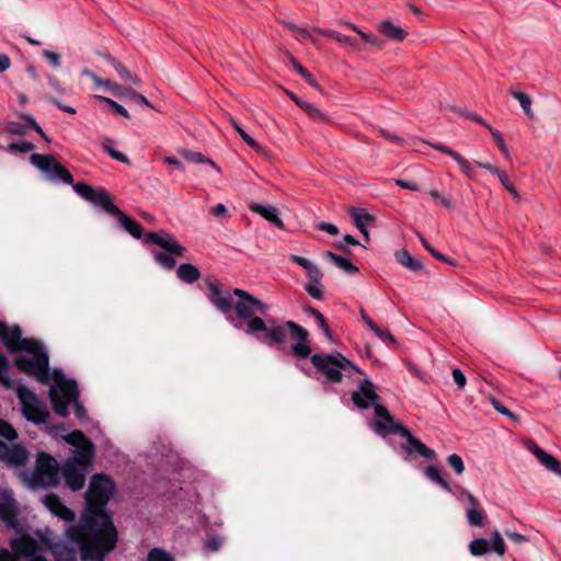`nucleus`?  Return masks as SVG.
Segmentation results:
<instances>
[{
	"instance_id": "obj_2",
	"label": "nucleus",
	"mask_w": 561,
	"mask_h": 561,
	"mask_svg": "<svg viewBox=\"0 0 561 561\" xmlns=\"http://www.w3.org/2000/svg\"><path fill=\"white\" fill-rule=\"evenodd\" d=\"M0 340L10 352H24L15 358V365L21 371L34 376L43 385L49 382L48 355L37 341L22 337L19 325L9 327L2 321Z\"/></svg>"
},
{
	"instance_id": "obj_16",
	"label": "nucleus",
	"mask_w": 561,
	"mask_h": 561,
	"mask_svg": "<svg viewBox=\"0 0 561 561\" xmlns=\"http://www.w3.org/2000/svg\"><path fill=\"white\" fill-rule=\"evenodd\" d=\"M397 433L407 438L404 449L409 453H415L425 459H433L435 451L424 445L420 439L412 436L411 432L404 426H397Z\"/></svg>"
},
{
	"instance_id": "obj_5",
	"label": "nucleus",
	"mask_w": 561,
	"mask_h": 561,
	"mask_svg": "<svg viewBox=\"0 0 561 561\" xmlns=\"http://www.w3.org/2000/svg\"><path fill=\"white\" fill-rule=\"evenodd\" d=\"M73 447L72 456L62 466L61 472L66 485L72 491H79L85 483V474L92 467L95 448L93 443L82 432L73 431L61 435Z\"/></svg>"
},
{
	"instance_id": "obj_62",
	"label": "nucleus",
	"mask_w": 561,
	"mask_h": 561,
	"mask_svg": "<svg viewBox=\"0 0 561 561\" xmlns=\"http://www.w3.org/2000/svg\"><path fill=\"white\" fill-rule=\"evenodd\" d=\"M317 228L321 231H325L329 234L336 236L339 234V229L335 225L330 222H320Z\"/></svg>"
},
{
	"instance_id": "obj_51",
	"label": "nucleus",
	"mask_w": 561,
	"mask_h": 561,
	"mask_svg": "<svg viewBox=\"0 0 561 561\" xmlns=\"http://www.w3.org/2000/svg\"><path fill=\"white\" fill-rule=\"evenodd\" d=\"M488 129L490 130L493 139L497 144L500 150L505 154L506 158H508L510 157L508 148L504 141L502 134L497 129L493 128L491 125L488 126Z\"/></svg>"
},
{
	"instance_id": "obj_34",
	"label": "nucleus",
	"mask_w": 561,
	"mask_h": 561,
	"mask_svg": "<svg viewBox=\"0 0 561 561\" xmlns=\"http://www.w3.org/2000/svg\"><path fill=\"white\" fill-rule=\"evenodd\" d=\"M510 94L519 102L524 113L526 114L527 117L529 118H534L535 115H534V112L531 110V99L528 94L526 93H523V92H519V91H515V90H511L510 91Z\"/></svg>"
},
{
	"instance_id": "obj_19",
	"label": "nucleus",
	"mask_w": 561,
	"mask_h": 561,
	"mask_svg": "<svg viewBox=\"0 0 561 561\" xmlns=\"http://www.w3.org/2000/svg\"><path fill=\"white\" fill-rule=\"evenodd\" d=\"M209 288V301L221 312L228 313L232 310V301L230 295L224 294L216 283L207 282Z\"/></svg>"
},
{
	"instance_id": "obj_48",
	"label": "nucleus",
	"mask_w": 561,
	"mask_h": 561,
	"mask_svg": "<svg viewBox=\"0 0 561 561\" xmlns=\"http://www.w3.org/2000/svg\"><path fill=\"white\" fill-rule=\"evenodd\" d=\"M34 149V145L30 141L22 140L18 142H11L8 146V150L11 153H18V152H30Z\"/></svg>"
},
{
	"instance_id": "obj_24",
	"label": "nucleus",
	"mask_w": 561,
	"mask_h": 561,
	"mask_svg": "<svg viewBox=\"0 0 561 561\" xmlns=\"http://www.w3.org/2000/svg\"><path fill=\"white\" fill-rule=\"evenodd\" d=\"M290 260L294 263L301 266L302 268H305L307 276L309 278L308 283H320L321 282L323 274L316 263H313L312 261H310L306 257H302V256H299L296 254H291Z\"/></svg>"
},
{
	"instance_id": "obj_58",
	"label": "nucleus",
	"mask_w": 561,
	"mask_h": 561,
	"mask_svg": "<svg viewBox=\"0 0 561 561\" xmlns=\"http://www.w3.org/2000/svg\"><path fill=\"white\" fill-rule=\"evenodd\" d=\"M382 342H389V343H396V339L393 335L387 331L380 329L378 325H376V329L371 330Z\"/></svg>"
},
{
	"instance_id": "obj_35",
	"label": "nucleus",
	"mask_w": 561,
	"mask_h": 561,
	"mask_svg": "<svg viewBox=\"0 0 561 561\" xmlns=\"http://www.w3.org/2000/svg\"><path fill=\"white\" fill-rule=\"evenodd\" d=\"M426 477L439 484L444 490L450 492L451 488L448 482L440 476V470L436 466H428L425 471Z\"/></svg>"
},
{
	"instance_id": "obj_54",
	"label": "nucleus",
	"mask_w": 561,
	"mask_h": 561,
	"mask_svg": "<svg viewBox=\"0 0 561 561\" xmlns=\"http://www.w3.org/2000/svg\"><path fill=\"white\" fill-rule=\"evenodd\" d=\"M0 382H2L5 387H11V380L8 377V360L0 353Z\"/></svg>"
},
{
	"instance_id": "obj_28",
	"label": "nucleus",
	"mask_w": 561,
	"mask_h": 561,
	"mask_svg": "<svg viewBox=\"0 0 561 561\" xmlns=\"http://www.w3.org/2000/svg\"><path fill=\"white\" fill-rule=\"evenodd\" d=\"M180 153L183 157V159H185L187 162L195 164L206 163L209 164L213 169H215L218 173H220L221 171L220 168L213 160H210L201 152L184 149Z\"/></svg>"
},
{
	"instance_id": "obj_32",
	"label": "nucleus",
	"mask_w": 561,
	"mask_h": 561,
	"mask_svg": "<svg viewBox=\"0 0 561 561\" xmlns=\"http://www.w3.org/2000/svg\"><path fill=\"white\" fill-rule=\"evenodd\" d=\"M290 99L304 111H306L312 118L327 119V116L312 103L299 99L294 93H288Z\"/></svg>"
},
{
	"instance_id": "obj_37",
	"label": "nucleus",
	"mask_w": 561,
	"mask_h": 561,
	"mask_svg": "<svg viewBox=\"0 0 561 561\" xmlns=\"http://www.w3.org/2000/svg\"><path fill=\"white\" fill-rule=\"evenodd\" d=\"M230 122L236 131L249 147L257 152L262 151V147L237 123L236 119L230 118Z\"/></svg>"
},
{
	"instance_id": "obj_46",
	"label": "nucleus",
	"mask_w": 561,
	"mask_h": 561,
	"mask_svg": "<svg viewBox=\"0 0 561 561\" xmlns=\"http://www.w3.org/2000/svg\"><path fill=\"white\" fill-rule=\"evenodd\" d=\"M347 25L354 31L356 32L360 38L368 43V44H371L378 48H382V42L380 39H378L377 37L370 35V34H367L365 32H363L362 30H359L355 24L353 23H347Z\"/></svg>"
},
{
	"instance_id": "obj_15",
	"label": "nucleus",
	"mask_w": 561,
	"mask_h": 561,
	"mask_svg": "<svg viewBox=\"0 0 561 561\" xmlns=\"http://www.w3.org/2000/svg\"><path fill=\"white\" fill-rule=\"evenodd\" d=\"M375 414L377 416V420L374 421L373 427L375 432L379 435H387L389 432H396L397 433V426H401L400 424L394 423L393 419L391 417L389 411L381 405L378 401L374 404Z\"/></svg>"
},
{
	"instance_id": "obj_22",
	"label": "nucleus",
	"mask_w": 561,
	"mask_h": 561,
	"mask_svg": "<svg viewBox=\"0 0 561 561\" xmlns=\"http://www.w3.org/2000/svg\"><path fill=\"white\" fill-rule=\"evenodd\" d=\"M69 529L67 530V533ZM68 539L70 540L71 545H77L79 549H81L80 545L78 542H75L70 539L69 535L67 534ZM51 553L55 557L56 561H76L77 560V550L73 546H69L65 542H56L51 546ZM82 553V550H80Z\"/></svg>"
},
{
	"instance_id": "obj_14",
	"label": "nucleus",
	"mask_w": 561,
	"mask_h": 561,
	"mask_svg": "<svg viewBox=\"0 0 561 561\" xmlns=\"http://www.w3.org/2000/svg\"><path fill=\"white\" fill-rule=\"evenodd\" d=\"M379 400L375 385L369 379H364L358 390L352 393V401L359 409H367Z\"/></svg>"
},
{
	"instance_id": "obj_29",
	"label": "nucleus",
	"mask_w": 561,
	"mask_h": 561,
	"mask_svg": "<svg viewBox=\"0 0 561 561\" xmlns=\"http://www.w3.org/2000/svg\"><path fill=\"white\" fill-rule=\"evenodd\" d=\"M178 277L187 284H192L201 277L198 268L190 263L181 264L176 268Z\"/></svg>"
},
{
	"instance_id": "obj_60",
	"label": "nucleus",
	"mask_w": 561,
	"mask_h": 561,
	"mask_svg": "<svg viewBox=\"0 0 561 561\" xmlns=\"http://www.w3.org/2000/svg\"><path fill=\"white\" fill-rule=\"evenodd\" d=\"M451 375H453L454 381L458 386V388L463 389L467 383V378L462 374V371L458 368H454Z\"/></svg>"
},
{
	"instance_id": "obj_40",
	"label": "nucleus",
	"mask_w": 561,
	"mask_h": 561,
	"mask_svg": "<svg viewBox=\"0 0 561 561\" xmlns=\"http://www.w3.org/2000/svg\"><path fill=\"white\" fill-rule=\"evenodd\" d=\"M147 561H175V559L162 548H152L148 552Z\"/></svg>"
},
{
	"instance_id": "obj_33",
	"label": "nucleus",
	"mask_w": 561,
	"mask_h": 561,
	"mask_svg": "<svg viewBox=\"0 0 561 561\" xmlns=\"http://www.w3.org/2000/svg\"><path fill=\"white\" fill-rule=\"evenodd\" d=\"M350 214L354 220L355 226L357 229H362L363 227H366L368 224L374 221V216L368 214L366 209L364 208H351Z\"/></svg>"
},
{
	"instance_id": "obj_26",
	"label": "nucleus",
	"mask_w": 561,
	"mask_h": 561,
	"mask_svg": "<svg viewBox=\"0 0 561 561\" xmlns=\"http://www.w3.org/2000/svg\"><path fill=\"white\" fill-rule=\"evenodd\" d=\"M378 30L386 37L397 42H402L408 34L401 26L393 24L390 20L381 21Z\"/></svg>"
},
{
	"instance_id": "obj_47",
	"label": "nucleus",
	"mask_w": 561,
	"mask_h": 561,
	"mask_svg": "<svg viewBox=\"0 0 561 561\" xmlns=\"http://www.w3.org/2000/svg\"><path fill=\"white\" fill-rule=\"evenodd\" d=\"M0 437L8 440H14L18 437V433L14 427L8 422L0 419Z\"/></svg>"
},
{
	"instance_id": "obj_11",
	"label": "nucleus",
	"mask_w": 561,
	"mask_h": 561,
	"mask_svg": "<svg viewBox=\"0 0 561 561\" xmlns=\"http://www.w3.org/2000/svg\"><path fill=\"white\" fill-rule=\"evenodd\" d=\"M11 553L8 549H0V561H21V558H27V561H46L45 558L35 556L38 550V542L30 536H20L11 540Z\"/></svg>"
},
{
	"instance_id": "obj_59",
	"label": "nucleus",
	"mask_w": 561,
	"mask_h": 561,
	"mask_svg": "<svg viewBox=\"0 0 561 561\" xmlns=\"http://www.w3.org/2000/svg\"><path fill=\"white\" fill-rule=\"evenodd\" d=\"M23 118L30 123V125L34 128V130L46 141H50L47 135L44 133L42 127L37 124L35 118L31 115H23Z\"/></svg>"
},
{
	"instance_id": "obj_39",
	"label": "nucleus",
	"mask_w": 561,
	"mask_h": 561,
	"mask_svg": "<svg viewBox=\"0 0 561 561\" xmlns=\"http://www.w3.org/2000/svg\"><path fill=\"white\" fill-rule=\"evenodd\" d=\"M289 59L297 72L302 76L310 85L321 91V87L312 77V75L306 68H304L293 56H290Z\"/></svg>"
},
{
	"instance_id": "obj_44",
	"label": "nucleus",
	"mask_w": 561,
	"mask_h": 561,
	"mask_svg": "<svg viewBox=\"0 0 561 561\" xmlns=\"http://www.w3.org/2000/svg\"><path fill=\"white\" fill-rule=\"evenodd\" d=\"M286 327L289 329L290 334L293 337H295L297 341L307 340L308 337V331L297 324L294 321H287Z\"/></svg>"
},
{
	"instance_id": "obj_55",
	"label": "nucleus",
	"mask_w": 561,
	"mask_h": 561,
	"mask_svg": "<svg viewBox=\"0 0 561 561\" xmlns=\"http://www.w3.org/2000/svg\"><path fill=\"white\" fill-rule=\"evenodd\" d=\"M419 236V239L422 243V245L434 256L436 257L437 260L439 261H444V262H449L447 260V257L445 255H443L442 253L437 252L434 248L431 247V244L426 241V239L424 238L423 234L421 233H417Z\"/></svg>"
},
{
	"instance_id": "obj_45",
	"label": "nucleus",
	"mask_w": 561,
	"mask_h": 561,
	"mask_svg": "<svg viewBox=\"0 0 561 561\" xmlns=\"http://www.w3.org/2000/svg\"><path fill=\"white\" fill-rule=\"evenodd\" d=\"M490 403L492 407L501 414L510 417L514 422H518L519 419L517 415H515L513 412H511L507 408H505L500 400H497L495 397L491 396L489 398Z\"/></svg>"
},
{
	"instance_id": "obj_8",
	"label": "nucleus",
	"mask_w": 561,
	"mask_h": 561,
	"mask_svg": "<svg viewBox=\"0 0 561 561\" xmlns=\"http://www.w3.org/2000/svg\"><path fill=\"white\" fill-rule=\"evenodd\" d=\"M311 363L325 376L327 381L332 383H339L342 380V371L355 370L362 374L352 362L340 353L330 355L313 354Z\"/></svg>"
},
{
	"instance_id": "obj_10",
	"label": "nucleus",
	"mask_w": 561,
	"mask_h": 561,
	"mask_svg": "<svg viewBox=\"0 0 561 561\" xmlns=\"http://www.w3.org/2000/svg\"><path fill=\"white\" fill-rule=\"evenodd\" d=\"M16 394L21 403L23 415L35 424H45L49 412L45 403L27 387L19 386Z\"/></svg>"
},
{
	"instance_id": "obj_61",
	"label": "nucleus",
	"mask_w": 561,
	"mask_h": 561,
	"mask_svg": "<svg viewBox=\"0 0 561 561\" xmlns=\"http://www.w3.org/2000/svg\"><path fill=\"white\" fill-rule=\"evenodd\" d=\"M43 55L50 62V65L54 68H56V69L59 68V66H60V55L59 54L51 51V50H44Z\"/></svg>"
},
{
	"instance_id": "obj_43",
	"label": "nucleus",
	"mask_w": 561,
	"mask_h": 561,
	"mask_svg": "<svg viewBox=\"0 0 561 561\" xmlns=\"http://www.w3.org/2000/svg\"><path fill=\"white\" fill-rule=\"evenodd\" d=\"M291 350H293L294 355L299 358H306L311 354V348L308 345L307 340L297 341L293 345Z\"/></svg>"
},
{
	"instance_id": "obj_4",
	"label": "nucleus",
	"mask_w": 561,
	"mask_h": 561,
	"mask_svg": "<svg viewBox=\"0 0 561 561\" xmlns=\"http://www.w3.org/2000/svg\"><path fill=\"white\" fill-rule=\"evenodd\" d=\"M31 163L47 175L50 181H62L72 185L75 192L82 198L102 207L105 211L116 209L110 195L103 188L95 190L84 182L73 183L71 173L53 156L32 153Z\"/></svg>"
},
{
	"instance_id": "obj_7",
	"label": "nucleus",
	"mask_w": 561,
	"mask_h": 561,
	"mask_svg": "<svg viewBox=\"0 0 561 561\" xmlns=\"http://www.w3.org/2000/svg\"><path fill=\"white\" fill-rule=\"evenodd\" d=\"M144 241L156 244L167 252L151 251L154 260L167 270H172L175 266V257H184L186 253V249L167 231L148 232L145 234Z\"/></svg>"
},
{
	"instance_id": "obj_20",
	"label": "nucleus",
	"mask_w": 561,
	"mask_h": 561,
	"mask_svg": "<svg viewBox=\"0 0 561 561\" xmlns=\"http://www.w3.org/2000/svg\"><path fill=\"white\" fill-rule=\"evenodd\" d=\"M529 451H531L536 458L540 461V463L546 467L548 470L561 476V463L560 461L552 455L546 453L535 443L529 442L526 444Z\"/></svg>"
},
{
	"instance_id": "obj_13",
	"label": "nucleus",
	"mask_w": 561,
	"mask_h": 561,
	"mask_svg": "<svg viewBox=\"0 0 561 561\" xmlns=\"http://www.w3.org/2000/svg\"><path fill=\"white\" fill-rule=\"evenodd\" d=\"M19 507L13 493L11 491H3L0 493V518L10 528H15L18 520L16 516Z\"/></svg>"
},
{
	"instance_id": "obj_6",
	"label": "nucleus",
	"mask_w": 561,
	"mask_h": 561,
	"mask_svg": "<svg viewBox=\"0 0 561 561\" xmlns=\"http://www.w3.org/2000/svg\"><path fill=\"white\" fill-rule=\"evenodd\" d=\"M56 386L49 390L50 401L54 411L60 416L68 414V405L75 404V412L77 417L84 419L85 410L78 401V388L73 380H66L61 376H55Z\"/></svg>"
},
{
	"instance_id": "obj_1",
	"label": "nucleus",
	"mask_w": 561,
	"mask_h": 561,
	"mask_svg": "<svg viewBox=\"0 0 561 561\" xmlns=\"http://www.w3.org/2000/svg\"><path fill=\"white\" fill-rule=\"evenodd\" d=\"M114 491V482L107 476H92L85 494L87 512L68 531L70 539L81 547L82 561H104L116 546V528L104 511Z\"/></svg>"
},
{
	"instance_id": "obj_18",
	"label": "nucleus",
	"mask_w": 561,
	"mask_h": 561,
	"mask_svg": "<svg viewBox=\"0 0 561 561\" xmlns=\"http://www.w3.org/2000/svg\"><path fill=\"white\" fill-rule=\"evenodd\" d=\"M430 146L432 148L451 157L458 163L462 173L466 176H468L470 180L477 179V172L473 170L472 164L466 158H463L461 154H459L458 152L454 151L449 147H447L443 144H439V142H431Z\"/></svg>"
},
{
	"instance_id": "obj_42",
	"label": "nucleus",
	"mask_w": 561,
	"mask_h": 561,
	"mask_svg": "<svg viewBox=\"0 0 561 561\" xmlns=\"http://www.w3.org/2000/svg\"><path fill=\"white\" fill-rule=\"evenodd\" d=\"M113 140L111 138H104L103 141L101 142V147L110 154L111 158L119 161V162H123V163H128L129 162V159L126 154L115 150V149H108V144H112Z\"/></svg>"
},
{
	"instance_id": "obj_25",
	"label": "nucleus",
	"mask_w": 561,
	"mask_h": 561,
	"mask_svg": "<svg viewBox=\"0 0 561 561\" xmlns=\"http://www.w3.org/2000/svg\"><path fill=\"white\" fill-rule=\"evenodd\" d=\"M250 209L259 215H261L266 220L271 221L278 228H283L284 224L279 218V213L276 207L271 204H260L253 203L250 205Z\"/></svg>"
},
{
	"instance_id": "obj_23",
	"label": "nucleus",
	"mask_w": 561,
	"mask_h": 561,
	"mask_svg": "<svg viewBox=\"0 0 561 561\" xmlns=\"http://www.w3.org/2000/svg\"><path fill=\"white\" fill-rule=\"evenodd\" d=\"M106 213L115 216L119 224L124 227V229L129 232L134 238L140 239L142 236V228L135 219L126 216L119 208L116 206V209L107 210Z\"/></svg>"
},
{
	"instance_id": "obj_53",
	"label": "nucleus",
	"mask_w": 561,
	"mask_h": 561,
	"mask_svg": "<svg viewBox=\"0 0 561 561\" xmlns=\"http://www.w3.org/2000/svg\"><path fill=\"white\" fill-rule=\"evenodd\" d=\"M305 290L314 299L321 300L323 298V289L320 283H307L304 286Z\"/></svg>"
},
{
	"instance_id": "obj_17",
	"label": "nucleus",
	"mask_w": 561,
	"mask_h": 561,
	"mask_svg": "<svg viewBox=\"0 0 561 561\" xmlns=\"http://www.w3.org/2000/svg\"><path fill=\"white\" fill-rule=\"evenodd\" d=\"M44 505L57 517L66 522H73L76 514L68 508L61 500L54 493H49L43 497Z\"/></svg>"
},
{
	"instance_id": "obj_49",
	"label": "nucleus",
	"mask_w": 561,
	"mask_h": 561,
	"mask_svg": "<svg viewBox=\"0 0 561 561\" xmlns=\"http://www.w3.org/2000/svg\"><path fill=\"white\" fill-rule=\"evenodd\" d=\"M95 99L107 103L117 114L126 118H129L128 111L123 105L118 104L116 101L102 95H95Z\"/></svg>"
},
{
	"instance_id": "obj_64",
	"label": "nucleus",
	"mask_w": 561,
	"mask_h": 561,
	"mask_svg": "<svg viewBox=\"0 0 561 561\" xmlns=\"http://www.w3.org/2000/svg\"><path fill=\"white\" fill-rule=\"evenodd\" d=\"M228 210L224 204H217L209 209V214L215 217H225Z\"/></svg>"
},
{
	"instance_id": "obj_9",
	"label": "nucleus",
	"mask_w": 561,
	"mask_h": 561,
	"mask_svg": "<svg viewBox=\"0 0 561 561\" xmlns=\"http://www.w3.org/2000/svg\"><path fill=\"white\" fill-rule=\"evenodd\" d=\"M58 463L55 458L45 453H39L36 459V466L30 473L27 481L34 489L51 488L59 482Z\"/></svg>"
},
{
	"instance_id": "obj_12",
	"label": "nucleus",
	"mask_w": 561,
	"mask_h": 561,
	"mask_svg": "<svg viewBox=\"0 0 561 561\" xmlns=\"http://www.w3.org/2000/svg\"><path fill=\"white\" fill-rule=\"evenodd\" d=\"M454 494L458 501H461V496H467V503L469 505L466 510L467 520L470 526L482 527L486 519V515L483 510L479 508L480 504L478 499L461 486H456Z\"/></svg>"
},
{
	"instance_id": "obj_50",
	"label": "nucleus",
	"mask_w": 561,
	"mask_h": 561,
	"mask_svg": "<svg viewBox=\"0 0 561 561\" xmlns=\"http://www.w3.org/2000/svg\"><path fill=\"white\" fill-rule=\"evenodd\" d=\"M4 129L7 133L18 136H24L27 133V126L25 124L16 122L5 123Z\"/></svg>"
},
{
	"instance_id": "obj_27",
	"label": "nucleus",
	"mask_w": 561,
	"mask_h": 561,
	"mask_svg": "<svg viewBox=\"0 0 561 561\" xmlns=\"http://www.w3.org/2000/svg\"><path fill=\"white\" fill-rule=\"evenodd\" d=\"M396 260L402 266L409 268L412 272H419L423 270V264L415 257H413L407 250H399L396 252Z\"/></svg>"
},
{
	"instance_id": "obj_3",
	"label": "nucleus",
	"mask_w": 561,
	"mask_h": 561,
	"mask_svg": "<svg viewBox=\"0 0 561 561\" xmlns=\"http://www.w3.org/2000/svg\"><path fill=\"white\" fill-rule=\"evenodd\" d=\"M233 295L237 296L239 300L234 304L232 302V309L236 310L240 319L248 321L247 328L244 329L247 334L255 335L261 340L259 333H264L265 339L271 344H283L285 342V327L277 324L275 321L265 322L262 318L254 316L255 313H266L268 310L266 304L240 288H234Z\"/></svg>"
},
{
	"instance_id": "obj_52",
	"label": "nucleus",
	"mask_w": 561,
	"mask_h": 561,
	"mask_svg": "<svg viewBox=\"0 0 561 561\" xmlns=\"http://www.w3.org/2000/svg\"><path fill=\"white\" fill-rule=\"evenodd\" d=\"M447 463L453 468L456 474H461L465 471L463 460L457 454L448 456Z\"/></svg>"
},
{
	"instance_id": "obj_41",
	"label": "nucleus",
	"mask_w": 561,
	"mask_h": 561,
	"mask_svg": "<svg viewBox=\"0 0 561 561\" xmlns=\"http://www.w3.org/2000/svg\"><path fill=\"white\" fill-rule=\"evenodd\" d=\"M490 549L496 552L499 556H504L506 551L505 542L500 534V531L494 530L492 533V538L490 542Z\"/></svg>"
},
{
	"instance_id": "obj_63",
	"label": "nucleus",
	"mask_w": 561,
	"mask_h": 561,
	"mask_svg": "<svg viewBox=\"0 0 561 561\" xmlns=\"http://www.w3.org/2000/svg\"><path fill=\"white\" fill-rule=\"evenodd\" d=\"M307 312L316 318V320H317V322H318L320 328L321 327H325L327 321H325L323 314L319 310H317L313 307H309L307 309Z\"/></svg>"
},
{
	"instance_id": "obj_31",
	"label": "nucleus",
	"mask_w": 561,
	"mask_h": 561,
	"mask_svg": "<svg viewBox=\"0 0 561 561\" xmlns=\"http://www.w3.org/2000/svg\"><path fill=\"white\" fill-rule=\"evenodd\" d=\"M325 257L330 259L339 268L347 274H356L358 268L347 259L340 256L331 251L325 252Z\"/></svg>"
},
{
	"instance_id": "obj_21",
	"label": "nucleus",
	"mask_w": 561,
	"mask_h": 561,
	"mask_svg": "<svg viewBox=\"0 0 561 561\" xmlns=\"http://www.w3.org/2000/svg\"><path fill=\"white\" fill-rule=\"evenodd\" d=\"M0 451H3V458L7 462L15 467H22L28 460V451L21 445H14L9 448L7 445L1 444Z\"/></svg>"
},
{
	"instance_id": "obj_38",
	"label": "nucleus",
	"mask_w": 561,
	"mask_h": 561,
	"mask_svg": "<svg viewBox=\"0 0 561 561\" xmlns=\"http://www.w3.org/2000/svg\"><path fill=\"white\" fill-rule=\"evenodd\" d=\"M112 65L123 80L133 85H139V79L136 76L131 75V72L127 70L123 64L112 60Z\"/></svg>"
},
{
	"instance_id": "obj_36",
	"label": "nucleus",
	"mask_w": 561,
	"mask_h": 561,
	"mask_svg": "<svg viewBox=\"0 0 561 561\" xmlns=\"http://www.w3.org/2000/svg\"><path fill=\"white\" fill-rule=\"evenodd\" d=\"M490 550V542L483 538H477L470 541L469 551L472 556L479 557Z\"/></svg>"
},
{
	"instance_id": "obj_30",
	"label": "nucleus",
	"mask_w": 561,
	"mask_h": 561,
	"mask_svg": "<svg viewBox=\"0 0 561 561\" xmlns=\"http://www.w3.org/2000/svg\"><path fill=\"white\" fill-rule=\"evenodd\" d=\"M314 31L321 35L331 37L341 44H345L354 49H360V46H359L357 39H355V38H352V37L345 36V35H341L337 32L332 31V30L314 28Z\"/></svg>"
},
{
	"instance_id": "obj_57",
	"label": "nucleus",
	"mask_w": 561,
	"mask_h": 561,
	"mask_svg": "<svg viewBox=\"0 0 561 561\" xmlns=\"http://www.w3.org/2000/svg\"><path fill=\"white\" fill-rule=\"evenodd\" d=\"M81 73H82V76L90 78L95 83L96 87H105V88L110 87L108 80L100 79L94 72H92L89 69H83L81 71Z\"/></svg>"
},
{
	"instance_id": "obj_56",
	"label": "nucleus",
	"mask_w": 561,
	"mask_h": 561,
	"mask_svg": "<svg viewBox=\"0 0 561 561\" xmlns=\"http://www.w3.org/2000/svg\"><path fill=\"white\" fill-rule=\"evenodd\" d=\"M224 545V539L221 537H211L205 542V549L210 552L218 551Z\"/></svg>"
}]
</instances>
